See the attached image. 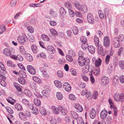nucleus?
<instances>
[{
    "label": "nucleus",
    "instance_id": "nucleus-1",
    "mask_svg": "<svg viewBox=\"0 0 124 124\" xmlns=\"http://www.w3.org/2000/svg\"><path fill=\"white\" fill-rule=\"evenodd\" d=\"M75 7L79 11L85 13L87 11V8L86 6L85 5H81L78 2H76L74 3Z\"/></svg>",
    "mask_w": 124,
    "mask_h": 124
},
{
    "label": "nucleus",
    "instance_id": "nucleus-2",
    "mask_svg": "<svg viewBox=\"0 0 124 124\" xmlns=\"http://www.w3.org/2000/svg\"><path fill=\"white\" fill-rule=\"evenodd\" d=\"M114 99L117 102H120L122 103L124 101V94L123 93H116L114 96Z\"/></svg>",
    "mask_w": 124,
    "mask_h": 124
},
{
    "label": "nucleus",
    "instance_id": "nucleus-3",
    "mask_svg": "<svg viewBox=\"0 0 124 124\" xmlns=\"http://www.w3.org/2000/svg\"><path fill=\"white\" fill-rule=\"evenodd\" d=\"M22 35V36H19L17 37L18 41L21 44H24L25 42L27 40V37L24 34H23Z\"/></svg>",
    "mask_w": 124,
    "mask_h": 124
},
{
    "label": "nucleus",
    "instance_id": "nucleus-4",
    "mask_svg": "<svg viewBox=\"0 0 124 124\" xmlns=\"http://www.w3.org/2000/svg\"><path fill=\"white\" fill-rule=\"evenodd\" d=\"M83 38L81 39V41L83 43L81 45L82 48L84 50L86 49L88 47V45L86 42L87 39L86 38Z\"/></svg>",
    "mask_w": 124,
    "mask_h": 124
},
{
    "label": "nucleus",
    "instance_id": "nucleus-5",
    "mask_svg": "<svg viewBox=\"0 0 124 124\" xmlns=\"http://www.w3.org/2000/svg\"><path fill=\"white\" fill-rule=\"evenodd\" d=\"M104 46L106 48L108 47L110 44V40L109 38L107 36L105 37L103 39Z\"/></svg>",
    "mask_w": 124,
    "mask_h": 124
},
{
    "label": "nucleus",
    "instance_id": "nucleus-6",
    "mask_svg": "<svg viewBox=\"0 0 124 124\" xmlns=\"http://www.w3.org/2000/svg\"><path fill=\"white\" fill-rule=\"evenodd\" d=\"M98 47V53L99 54L101 55L104 56L106 53V51H104L103 46L102 45H99L97 46Z\"/></svg>",
    "mask_w": 124,
    "mask_h": 124
},
{
    "label": "nucleus",
    "instance_id": "nucleus-7",
    "mask_svg": "<svg viewBox=\"0 0 124 124\" xmlns=\"http://www.w3.org/2000/svg\"><path fill=\"white\" fill-rule=\"evenodd\" d=\"M27 69L29 72L31 74L33 75L36 73V70L34 67L32 66L28 65L27 66Z\"/></svg>",
    "mask_w": 124,
    "mask_h": 124
},
{
    "label": "nucleus",
    "instance_id": "nucleus-8",
    "mask_svg": "<svg viewBox=\"0 0 124 124\" xmlns=\"http://www.w3.org/2000/svg\"><path fill=\"white\" fill-rule=\"evenodd\" d=\"M78 62L79 65L81 66H82L85 64L86 60L84 57H79L78 59Z\"/></svg>",
    "mask_w": 124,
    "mask_h": 124
},
{
    "label": "nucleus",
    "instance_id": "nucleus-9",
    "mask_svg": "<svg viewBox=\"0 0 124 124\" xmlns=\"http://www.w3.org/2000/svg\"><path fill=\"white\" fill-rule=\"evenodd\" d=\"M12 50H11L7 48H5L3 50V54L6 56H9L11 54L12 52H14L13 51L14 50H13V49Z\"/></svg>",
    "mask_w": 124,
    "mask_h": 124
},
{
    "label": "nucleus",
    "instance_id": "nucleus-10",
    "mask_svg": "<svg viewBox=\"0 0 124 124\" xmlns=\"http://www.w3.org/2000/svg\"><path fill=\"white\" fill-rule=\"evenodd\" d=\"M87 19V21L89 23L93 24L94 23V19L91 13H90L88 14Z\"/></svg>",
    "mask_w": 124,
    "mask_h": 124
},
{
    "label": "nucleus",
    "instance_id": "nucleus-11",
    "mask_svg": "<svg viewBox=\"0 0 124 124\" xmlns=\"http://www.w3.org/2000/svg\"><path fill=\"white\" fill-rule=\"evenodd\" d=\"M113 45L116 48L120 46V43L121 42L118 39L117 37H115L113 39Z\"/></svg>",
    "mask_w": 124,
    "mask_h": 124
},
{
    "label": "nucleus",
    "instance_id": "nucleus-12",
    "mask_svg": "<svg viewBox=\"0 0 124 124\" xmlns=\"http://www.w3.org/2000/svg\"><path fill=\"white\" fill-rule=\"evenodd\" d=\"M63 87L67 92L70 91L71 89L70 85L68 83H65L63 85Z\"/></svg>",
    "mask_w": 124,
    "mask_h": 124
},
{
    "label": "nucleus",
    "instance_id": "nucleus-13",
    "mask_svg": "<svg viewBox=\"0 0 124 124\" xmlns=\"http://www.w3.org/2000/svg\"><path fill=\"white\" fill-rule=\"evenodd\" d=\"M107 114V112L105 110H102L100 113V117L103 119H104L106 117Z\"/></svg>",
    "mask_w": 124,
    "mask_h": 124
},
{
    "label": "nucleus",
    "instance_id": "nucleus-14",
    "mask_svg": "<svg viewBox=\"0 0 124 124\" xmlns=\"http://www.w3.org/2000/svg\"><path fill=\"white\" fill-rule=\"evenodd\" d=\"M70 114L72 117L75 119H77L79 118L78 115L75 111H71Z\"/></svg>",
    "mask_w": 124,
    "mask_h": 124
},
{
    "label": "nucleus",
    "instance_id": "nucleus-15",
    "mask_svg": "<svg viewBox=\"0 0 124 124\" xmlns=\"http://www.w3.org/2000/svg\"><path fill=\"white\" fill-rule=\"evenodd\" d=\"M89 114L91 118L92 119L94 118L96 115L95 110L94 109H92L90 111Z\"/></svg>",
    "mask_w": 124,
    "mask_h": 124
},
{
    "label": "nucleus",
    "instance_id": "nucleus-16",
    "mask_svg": "<svg viewBox=\"0 0 124 124\" xmlns=\"http://www.w3.org/2000/svg\"><path fill=\"white\" fill-rule=\"evenodd\" d=\"M58 108H59V110L63 115H65L67 114L68 112L67 110L66 109L64 108V107L60 106L58 107Z\"/></svg>",
    "mask_w": 124,
    "mask_h": 124
},
{
    "label": "nucleus",
    "instance_id": "nucleus-17",
    "mask_svg": "<svg viewBox=\"0 0 124 124\" xmlns=\"http://www.w3.org/2000/svg\"><path fill=\"white\" fill-rule=\"evenodd\" d=\"M88 49L89 52L91 54H93L95 52V48L92 46H88Z\"/></svg>",
    "mask_w": 124,
    "mask_h": 124
},
{
    "label": "nucleus",
    "instance_id": "nucleus-18",
    "mask_svg": "<svg viewBox=\"0 0 124 124\" xmlns=\"http://www.w3.org/2000/svg\"><path fill=\"white\" fill-rule=\"evenodd\" d=\"M101 60L100 58H98V59L95 61V66L97 68H99V67L101 65Z\"/></svg>",
    "mask_w": 124,
    "mask_h": 124
},
{
    "label": "nucleus",
    "instance_id": "nucleus-19",
    "mask_svg": "<svg viewBox=\"0 0 124 124\" xmlns=\"http://www.w3.org/2000/svg\"><path fill=\"white\" fill-rule=\"evenodd\" d=\"M47 50L53 54H54L55 51V49L53 46H47Z\"/></svg>",
    "mask_w": 124,
    "mask_h": 124
},
{
    "label": "nucleus",
    "instance_id": "nucleus-20",
    "mask_svg": "<svg viewBox=\"0 0 124 124\" xmlns=\"http://www.w3.org/2000/svg\"><path fill=\"white\" fill-rule=\"evenodd\" d=\"M39 111L41 114L43 116H45L46 115V112L45 109L42 107H39Z\"/></svg>",
    "mask_w": 124,
    "mask_h": 124
},
{
    "label": "nucleus",
    "instance_id": "nucleus-21",
    "mask_svg": "<svg viewBox=\"0 0 124 124\" xmlns=\"http://www.w3.org/2000/svg\"><path fill=\"white\" fill-rule=\"evenodd\" d=\"M31 48L34 53H37L38 51V49L36 46L34 45H32L31 46Z\"/></svg>",
    "mask_w": 124,
    "mask_h": 124
},
{
    "label": "nucleus",
    "instance_id": "nucleus-22",
    "mask_svg": "<svg viewBox=\"0 0 124 124\" xmlns=\"http://www.w3.org/2000/svg\"><path fill=\"white\" fill-rule=\"evenodd\" d=\"M33 80L36 83L39 84L42 83L41 80L39 78L36 76H34L32 77Z\"/></svg>",
    "mask_w": 124,
    "mask_h": 124
},
{
    "label": "nucleus",
    "instance_id": "nucleus-23",
    "mask_svg": "<svg viewBox=\"0 0 124 124\" xmlns=\"http://www.w3.org/2000/svg\"><path fill=\"white\" fill-rule=\"evenodd\" d=\"M19 74L21 77L23 78H26L27 76L26 73L23 70L20 71Z\"/></svg>",
    "mask_w": 124,
    "mask_h": 124
},
{
    "label": "nucleus",
    "instance_id": "nucleus-24",
    "mask_svg": "<svg viewBox=\"0 0 124 124\" xmlns=\"http://www.w3.org/2000/svg\"><path fill=\"white\" fill-rule=\"evenodd\" d=\"M54 83L55 85L57 88H61L62 86V85L61 83L59 81L57 80L54 81Z\"/></svg>",
    "mask_w": 124,
    "mask_h": 124
},
{
    "label": "nucleus",
    "instance_id": "nucleus-25",
    "mask_svg": "<svg viewBox=\"0 0 124 124\" xmlns=\"http://www.w3.org/2000/svg\"><path fill=\"white\" fill-rule=\"evenodd\" d=\"M53 112L56 114H58L59 113V110L58 108L55 106H52L51 107Z\"/></svg>",
    "mask_w": 124,
    "mask_h": 124
},
{
    "label": "nucleus",
    "instance_id": "nucleus-26",
    "mask_svg": "<svg viewBox=\"0 0 124 124\" xmlns=\"http://www.w3.org/2000/svg\"><path fill=\"white\" fill-rule=\"evenodd\" d=\"M15 108L18 111H21L23 109L22 106L18 103H16L15 105Z\"/></svg>",
    "mask_w": 124,
    "mask_h": 124
},
{
    "label": "nucleus",
    "instance_id": "nucleus-27",
    "mask_svg": "<svg viewBox=\"0 0 124 124\" xmlns=\"http://www.w3.org/2000/svg\"><path fill=\"white\" fill-rule=\"evenodd\" d=\"M18 81L20 84L24 85L26 83V81L25 79L21 77L19 78L18 79Z\"/></svg>",
    "mask_w": 124,
    "mask_h": 124
},
{
    "label": "nucleus",
    "instance_id": "nucleus-28",
    "mask_svg": "<svg viewBox=\"0 0 124 124\" xmlns=\"http://www.w3.org/2000/svg\"><path fill=\"white\" fill-rule=\"evenodd\" d=\"M25 56L27 60L31 62L33 60V58L29 54H25Z\"/></svg>",
    "mask_w": 124,
    "mask_h": 124
},
{
    "label": "nucleus",
    "instance_id": "nucleus-29",
    "mask_svg": "<svg viewBox=\"0 0 124 124\" xmlns=\"http://www.w3.org/2000/svg\"><path fill=\"white\" fill-rule=\"evenodd\" d=\"M89 63H88V64H87V65L85 66L83 69V72L85 73H87L89 71Z\"/></svg>",
    "mask_w": 124,
    "mask_h": 124
},
{
    "label": "nucleus",
    "instance_id": "nucleus-30",
    "mask_svg": "<svg viewBox=\"0 0 124 124\" xmlns=\"http://www.w3.org/2000/svg\"><path fill=\"white\" fill-rule=\"evenodd\" d=\"M34 103L37 106H40L41 104V102L40 100L37 98H35L33 101Z\"/></svg>",
    "mask_w": 124,
    "mask_h": 124
},
{
    "label": "nucleus",
    "instance_id": "nucleus-31",
    "mask_svg": "<svg viewBox=\"0 0 124 124\" xmlns=\"http://www.w3.org/2000/svg\"><path fill=\"white\" fill-rule=\"evenodd\" d=\"M49 13L52 16L56 17L57 16V14L56 11H54L53 9H50L49 11Z\"/></svg>",
    "mask_w": 124,
    "mask_h": 124
},
{
    "label": "nucleus",
    "instance_id": "nucleus-32",
    "mask_svg": "<svg viewBox=\"0 0 124 124\" xmlns=\"http://www.w3.org/2000/svg\"><path fill=\"white\" fill-rule=\"evenodd\" d=\"M41 38L44 41H48L49 39V37L47 35L45 34L42 35Z\"/></svg>",
    "mask_w": 124,
    "mask_h": 124
},
{
    "label": "nucleus",
    "instance_id": "nucleus-33",
    "mask_svg": "<svg viewBox=\"0 0 124 124\" xmlns=\"http://www.w3.org/2000/svg\"><path fill=\"white\" fill-rule=\"evenodd\" d=\"M93 70H91V71L90 72L89 75H90V79L91 83L92 84H93L95 82V79L94 78L92 75V72Z\"/></svg>",
    "mask_w": 124,
    "mask_h": 124
},
{
    "label": "nucleus",
    "instance_id": "nucleus-34",
    "mask_svg": "<svg viewBox=\"0 0 124 124\" xmlns=\"http://www.w3.org/2000/svg\"><path fill=\"white\" fill-rule=\"evenodd\" d=\"M72 31L75 35H76L78 34V28L76 26H74L73 27Z\"/></svg>",
    "mask_w": 124,
    "mask_h": 124
},
{
    "label": "nucleus",
    "instance_id": "nucleus-35",
    "mask_svg": "<svg viewBox=\"0 0 124 124\" xmlns=\"http://www.w3.org/2000/svg\"><path fill=\"white\" fill-rule=\"evenodd\" d=\"M117 38L121 43L124 44V36L123 35H120Z\"/></svg>",
    "mask_w": 124,
    "mask_h": 124
},
{
    "label": "nucleus",
    "instance_id": "nucleus-36",
    "mask_svg": "<svg viewBox=\"0 0 124 124\" xmlns=\"http://www.w3.org/2000/svg\"><path fill=\"white\" fill-rule=\"evenodd\" d=\"M13 85L18 91L20 92L21 91V89L20 88V85L19 84L17 83H14Z\"/></svg>",
    "mask_w": 124,
    "mask_h": 124
},
{
    "label": "nucleus",
    "instance_id": "nucleus-37",
    "mask_svg": "<svg viewBox=\"0 0 124 124\" xmlns=\"http://www.w3.org/2000/svg\"><path fill=\"white\" fill-rule=\"evenodd\" d=\"M30 87L34 90H35L37 88L36 84L33 82H31L30 83Z\"/></svg>",
    "mask_w": 124,
    "mask_h": 124
},
{
    "label": "nucleus",
    "instance_id": "nucleus-38",
    "mask_svg": "<svg viewBox=\"0 0 124 124\" xmlns=\"http://www.w3.org/2000/svg\"><path fill=\"white\" fill-rule=\"evenodd\" d=\"M94 41L95 44L96 46H98L99 44V38L96 35L94 36Z\"/></svg>",
    "mask_w": 124,
    "mask_h": 124
},
{
    "label": "nucleus",
    "instance_id": "nucleus-39",
    "mask_svg": "<svg viewBox=\"0 0 124 124\" xmlns=\"http://www.w3.org/2000/svg\"><path fill=\"white\" fill-rule=\"evenodd\" d=\"M7 100L8 102L12 105L14 104V102L15 101V100L13 99L10 97H8V99H7Z\"/></svg>",
    "mask_w": 124,
    "mask_h": 124
},
{
    "label": "nucleus",
    "instance_id": "nucleus-40",
    "mask_svg": "<svg viewBox=\"0 0 124 124\" xmlns=\"http://www.w3.org/2000/svg\"><path fill=\"white\" fill-rule=\"evenodd\" d=\"M56 95L57 99L59 100H62L63 97L62 94L60 92H57Z\"/></svg>",
    "mask_w": 124,
    "mask_h": 124
},
{
    "label": "nucleus",
    "instance_id": "nucleus-41",
    "mask_svg": "<svg viewBox=\"0 0 124 124\" xmlns=\"http://www.w3.org/2000/svg\"><path fill=\"white\" fill-rule=\"evenodd\" d=\"M104 15L106 18L107 17L109 13V11L108 8H105L104 10Z\"/></svg>",
    "mask_w": 124,
    "mask_h": 124
},
{
    "label": "nucleus",
    "instance_id": "nucleus-42",
    "mask_svg": "<svg viewBox=\"0 0 124 124\" xmlns=\"http://www.w3.org/2000/svg\"><path fill=\"white\" fill-rule=\"evenodd\" d=\"M67 11V9H65L63 8L62 7L60 9V12L61 15H65Z\"/></svg>",
    "mask_w": 124,
    "mask_h": 124
},
{
    "label": "nucleus",
    "instance_id": "nucleus-43",
    "mask_svg": "<svg viewBox=\"0 0 124 124\" xmlns=\"http://www.w3.org/2000/svg\"><path fill=\"white\" fill-rule=\"evenodd\" d=\"M119 64L120 67L122 69H124V61L121 60L119 63Z\"/></svg>",
    "mask_w": 124,
    "mask_h": 124
},
{
    "label": "nucleus",
    "instance_id": "nucleus-44",
    "mask_svg": "<svg viewBox=\"0 0 124 124\" xmlns=\"http://www.w3.org/2000/svg\"><path fill=\"white\" fill-rule=\"evenodd\" d=\"M65 8L67 10V9H70L72 8L71 4L70 3L68 2L65 4Z\"/></svg>",
    "mask_w": 124,
    "mask_h": 124
},
{
    "label": "nucleus",
    "instance_id": "nucleus-45",
    "mask_svg": "<svg viewBox=\"0 0 124 124\" xmlns=\"http://www.w3.org/2000/svg\"><path fill=\"white\" fill-rule=\"evenodd\" d=\"M67 11L69 12V14L71 17H73L74 16V13L73 11L70 9H67Z\"/></svg>",
    "mask_w": 124,
    "mask_h": 124
},
{
    "label": "nucleus",
    "instance_id": "nucleus-46",
    "mask_svg": "<svg viewBox=\"0 0 124 124\" xmlns=\"http://www.w3.org/2000/svg\"><path fill=\"white\" fill-rule=\"evenodd\" d=\"M31 112L32 113L35 115L38 114L39 113L38 109L36 107H34Z\"/></svg>",
    "mask_w": 124,
    "mask_h": 124
},
{
    "label": "nucleus",
    "instance_id": "nucleus-47",
    "mask_svg": "<svg viewBox=\"0 0 124 124\" xmlns=\"http://www.w3.org/2000/svg\"><path fill=\"white\" fill-rule=\"evenodd\" d=\"M0 30L1 31H0V35L3 34L4 31H6V28L5 26H0Z\"/></svg>",
    "mask_w": 124,
    "mask_h": 124
},
{
    "label": "nucleus",
    "instance_id": "nucleus-48",
    "mask_svg": "<svg viewBox=\"0 0 124 124\" xmlns=\"http://www.w3.org/2000/svg\"><path fill=\"white\" fill-rule=\"evenodd\" d=\"M16 0H11L10 2V5L12 7H14L16 4Z\"/></svg>",
    "mask_w": 124,
    "mask_h": 124
},
{
    "label": "nucleus",
    "instance_id": "nucleus-49",
    "mask_svg": "<svg viewBox=\"0 0 124 124\" xmlns=\"http://www.w3.org/2000/svg\"><path fill=\"white\" fill-rule=\"evenodd\" d=\"M0 84L2 86L4 87H5L7 85L6 82L1 79H0Z\"/></svg>",
    "mask_w": 124,
    "mask_h": 124
},
{
    "label": "nucleus",
    "instance_id": "nucleus-50",
    "mask_svg": "<svg viewBox=\"0 0 124 124\" xmlns=\"http://www.w3.org/2000/svg\"><path fill=\"white\" fill-rule=\"evenodd\" d=\"M18 114L20 118L22 120H25L24 118V117L25 116L23 113L22 112H19Z\"/></svg>",
    "mask_w": 124,
    "mask_h": 124
},
{
    "label": "nucleus",
    "instance_id": "nucleus-51",
    "mask_svg": "<svg viewBox=\"0 0 124 124\" xmlns=\"http://www.w3.org/2000/svg\"><path fill=\"white\" fill-rule=\"evenodd\" d=\"M27 30L30 33H32L34 32L33 28L31 26H28L27 27Z\"/></svg>",
    "mask_w": 124,
    "mask_h": 124
},
{
    "label": "nucleus",
    "instance_id": "nucleus-52",
    "mask_svg": "<svg viewBox=\"0 0 124 124\" xmlns=\"http://www.w3.org/2000/svg\"><path fill=\"white\" fill-rule=\"evenodd\" d=\"M42 93L43 95L46 97H48L49 96L48 93V92L46 90H43L42 92Z\"/></svg>",
    "mask_w": 124,
    "mask_h": 124
},
{
    "label": "nucleus",
    "instance_id": "nucleus-53",
    "mask_svg": "<svg viewBox=\"0 0 124 124\" xmlns=\"http://www.w3.org/2000/svg\"><path fill=\"white\" fill-rule=\"evenodd\" d=\"M66 58L67 60L70 62H72L73 61V58L72 56L70 55H67L66 56Z\"/></svg>",
    "mask_w": 124,
    "mask_h": 124
},
{
    "label": "nucleus",
    "instance_id": "nucleus-54",
    "mask_svg": "<svg viewBox=\"0 0 124 124\" xmlns=\"http://www.w3.org/2000/svg\"><path fill=\"white\" fill-rule=\"evenodd\" d=\"M98 14L101 18L103 19L104 17V15L102 11L101 10L98 11Z\"/></svg>",
    "mask_w": 124,
    "mask_h": 124
},
{
    "label": "nucleus",
    "instance_id": "nucleus-55",
    "mask_svg": "<svg viewBox=\"0 0 124 124\" xmlns=\"http://www.w3.org/2000/svg\"><path fill=\"white\" fill-rule=\"evenodd\" d=\"M17 60L22 61L23 60V58L21 55L18 54L17 56Z\"/></svg>",
    "mask_w": 124,
    "mask_h": 124
},
{
    "label": "nucleus",
    "instance_id": "nucleus-56",
    "mask_svg": "<svg viewBox=\"0 0 124 124\" xmlns=\"http://www.w3.org/2000/svg\"><path fill=\"white\" fill-rule=\"evenodd\" d=\"M69 53L70 55L73 57L74 56L76 55L75 52L72 50H70L69 51Z\"/></svg>",
    "mask_w": 124,
    "mask_h": 124
},
{
    "label": "nucleus",
    "instance_id": "nucleus-57",
    "mask_svg": "<svg viewBox=\"0 0 124 124\" xmlns=\"http://www.w3.org/2000/svg\"><path fill=\"white\" fill-rule=\"evenodd\" d=\"M7 64L8 66L9 67H14L15 66V65L14 64H12V61L10 60H8L7 61Z\"/></svg>",
    "mask_w": 124,
    "mask_h": 124
},
{
    "label": "nucleus",
    "instance_id": "nucleus-58",
    "mask_svg": "<svg viewBox=\"0 0 124 124\" xmlns=\"http://www.w3.org/2000/svg\"><path fill=\"white\" fill-rule=\"evenodd\" d=\"M22 102L24 105H27L29 104V101L28 100L24 99L22 100Z\"/></svg>",
    "mask_w": 124,
    "mask_h": 124
},
{
    "label": "nucleus",
    "instance_id": "nucleus-59",
    "mask_svg": "<svg viewBox=\"0 0 124 124\" xmlns=\"http://www.w3.org/2000/svg\"><path fill=\"white\" fill-rule=\"evenodd\" d=\"M69 98L72 100H74L76 99L75 96L73 94H70L69 95Z\"/></svg>",
    "mask_w": 124,
    "mask_h": 124
},
{
    "label": "nucleus",
    "instance_id": "nucleus-60",
    "mask_svg": "<svg viewBox=\"0 0 124 124\" xmlns=\"http://www.w3.org/2000/svg\"><path fill=\"white\" fill-rule=\"evenodd\" d=\"M40 56L42 58L45 59L46 57V56L45 54L43 53H41L40 54H39L38 55V57H39Z\"/></svg>",
    "mask_w": 124,
    "mask_h": 124
},
{
    "label": "nucleus",
    "instance_id": "nucleus-61",
    "mask_svg": "<svg viewBox=\"0 0 124 124\" xmlns=\"http://www.w3.org/2000/svg\"><path fill=\"white\" fill-rule=\"evenodd\" d=\"M50 32L53 35H57V32L54 29H52L50 30Z\"/></svg>",
    "mask_w": 124,
    "mask_h": 124
},
{
    "label": "nucleus",
    "instance_id": "nucleus-62",
    "mask_svg": "<svg viewBox=\"0 0 124 124\" xmlns=\"http://www.w3.org/2000/svg\"><path fill=\"white\" fill-rule=\"evenodd\" d=\"M110 56L109 55H108L105 58V63L106 64H108Z\"/></svg>",
    "mask_w": 124,
    "mask_h": 124
},
{
    "label": "nucleus",
    "instance_id": "nucleus-63",
    "mask_svg": "<svg viewBox=\"0 0 124 124\" xmlns=\"http://www.w3.org/2000/svg\"><path fill=\"white\" fill-rule=\"evenodd\" d=\"M99 70V68H97L96 70H95L93 73L94 75L97 76L99 75L100 72Z\"/></svg>",
    "mask_w": 124,
    "mask_h": 124
},
{
    "label": "nucleus",
    "instance_id": "nucleus-64",
    "mask_svg": "<svg viewBox=\"0 0 124 124\" xmlns=\"http://www.w3.org/2000/svg\"><path fill=\"white\" fill-rule=\"evenodd\" d=\"M39 70L40 72L42 73V74L47 72L45 68L44 67H40L39 68Z\"/></svg>",
    "mask_w": 124,
    "mask_h": 124
}]
</instances>
